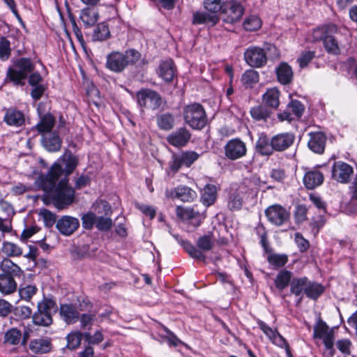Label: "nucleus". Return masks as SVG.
<instances>
[{
  "instance_id": "60",
  "label": "nucleus",
  "mask_w": 357,
  "mask_h": 357,
  "mask_svg": "<svg viewBox=\"0 0 357 357\" xmlns=\"http://www.w3.org/2000/svg\"><path fill=\"white\" fill-rule=\"evenodd\" d=\"M8 75L10 80L17 84H21L22 82L26 77V76L17 68L10 69L8 72Z\"/></svg>"
},
{
  "instance_id": "26",
  "label": "nucleus",
  "mask_w": 357,
  "mask_h": 357,
  "mask_svg": "<svg viewBox=\"0 0 357 357\" xmlns=\"http://www.w3.org/2000/svg\"><path fill=\"white\" fill-rule=\"evenodd\" d=\"M219 22V17L215 14H208L204 12H196L193 14L192 23L194 24H206L213 26Z\"/></svg>"
},
{
  "instance_id": "56",
  "label": "nucleus",
  "mask_w": 357,
  "mask_h": 357,
  "mask_svg": "<svg viewBox=\"0 0 357 357\" xmlns=\"http://www.w3.org/2000/svg\"><path fill=\"white\" fill-rule=\"evenodd\" d=\"M204 8L211 14H215L221 10L222 4V0H206L204 3Z\"/></svg>"
},
{
  "instance_id": "7",
  "label": "nucleus",
  "mask_w": 357,
  "mask_h": 357,
  "mask_svg": "<svg viewBox=\"0 0 357 357\" xmlns=\"http://www.w3.org/2000/svg\"><path fill=\"white\" fill-rule=\"evenodd\" d=\"M55 303L52 300H44L38 304V311L33 315V321L36 325L48 326L52 324V311Z\"/></svg>"
},
{
  "instance_id": "10",
  "label": "nucleus",
  "mask_w": 357,
  "mask_h": 357,
  "mask_svg": "<svg viewBox=\"0 0 357 357\" xmlns=\"http://www.w3.org/2000/svg\"><path fill=\"white\" fill-rule=\"evenodd\" d=\"M244 59L248 65L253 68H261L267 63L265 50L257 46H250L244 52Z\"/></svg>"
},
{
  "instance_id": "64",
  "label": "nucleus",
  "mask_w": 357,
  "mask_h": 357,
  "mask_svg": "<svg viewBox=\"0 0 357 357\" xmlns=\"http://www.w3.org/2000/svg\"><path fill=\"white\" fill-rule=\"evenodd\" d=\"M295 242L301 252H305L310 247L308 241L298 232L295 234Z\"/></svg>"
},
{
  "instance_id": "25",
  "label": "nucleus",
  "mask_w": 357,
  "mask_h": 357,
  "mask_svg": "<svg viewBox=\"0 0 357 357\" xmlns=\"http://www.w3.org/2000/svg\"><path fill=\"white\" fill-rule=\"evenodd\" d=\"M278 81L284 85L291 82L294 73L291 67L286 62H282L275 69Z\"/></svg>"
},
{
  "instance_id": "22",
  "label": "nucleus",
  "mask_w": 357,
  "mask_h": 357,
  "mask_svg": "<svg viewBox=\"0 0 357 357\" xmlns=\"http://www.w3.org/2000/svg\"><path fill=\"white\" fill-rule=\"evenodd\" d=\"M303 181L307 189L312 190L323 183L324 175L317 169H312L305 172Z\"/></svg>"
},
{
  "instance_id": "6",
  "label": "nucleus",
  "mask_w": 357,
  "mask_h": 357,
  "mask_svg": "<svg viewBox=\"0 0 357 357\" xmlns=\"http://www.w3.org/2000/svg\"><path fill=\"white\" fill-rule=\"evenodd\" d=\"M184 120L192 128L201 130L207 124V116L203 106L199 103H192L185 107Z\"/></svg>"
},
{
  "instance_id": "18",
  "label": "nucleus",
  "mask_w": 357,
  "mask_h": 357,
  "mask_svg": "<svg viewBox=\"0 0 357 357\" xmlns=\"http://www.w3.org/2000/svg\"><path fill=\"white\" fill-rule=\"evenodd\" d=\"M79 226L78 219L64 215L62 216L56 222V229L61 234L65 236H70L74 233Z\"/></svg>"
},
{
  "instance_id": "4",
  "label": "nucleus",
  "mask_w": 357,
  "mask_h": 357,
  "mask_svg": "<svg viewBox=\"0 0 357 357\" xmlns=\"http://www.w3.org/2000/svg\"><path fill=\"white\" fill-rule=\"evenodd\" d=\"M337 32L338 28L335 24H328L315 29L312 36L314 40H323L327 52L337 55L340 52V45L337 39L333 35Z\"/></svg>"
},
{
  "instance_id": "14",
  "label": "nucleus",
  "mask_w": 357,
  "mask_h": 357,
  "mask_svg": "<svg viewBox=\"0 0 357 357\" xmlns=\"http://www.w3.org/2000/svg\"><path fill=\"white\" fill-rule=\"evenodd\" d=\"M257 324L271 342L276 346L285 349L287 354L290 356V347L287 340L277 331L272 329L264 321L259 320Z\"/></svg>"
},
{
  "instance_id": "55",
  "label": "nucleus",
  "mask_w": 357,
  "mask_h": 357,
  "mask_svg": "<svg viewBox=\"0 0 357 357\" xmlns=\"http://www.w3.org/2000/svg\"><path fill=\"white\" fill-rule=\"evenodd\" d=\"M16 68L26 76L33 70V66L30 59L22 58L17 61Z\"/></svg>"
},
{
  "instance_id": "37",
  "label": "nucleus",
  "mask_w": 357,
  "mask_h": 357,
  "mask_svg": "<svg viewBox=\"0 0 357 357\" xmlns=\"http://www.w3.org/2000/svg\"><path fill=\"white\" fill-rule=\"evenodd\" d=\"M257 151L263 155H270L273 153V149L271 145V140L266 135L261 134L256 142Z\"/></svg>"
},
{
  "instance_id": "8",
  "label": "nucleus",
  "mask_w": 357,
  "mask_h": 357,
  "mask_svg": "<svg viewBox=\"0 0 357 357\" xmlns=\"http://www.w3.org/2000/svg\"><path fill=\"white\" fill-rule=\"evenodd\" d=\"M265 215L272 225L282 226L289 220L290 213L280 204H273L265 210Z\"/></svg>"
},
{
  "instance_id": "16",
  "label": "nucleus",
  "mask_w": 357,
  "mask_h": 357,
  "mask_svg": "<svg viewBox=\"0 0 357 357\" xmlns=\"http://www.w3.org/2000/svg\"><path fill=\"white\" fill-rule=\"evenodd\" d=\"M307 146L310 151L317 154L324 152L327 137L322 132H310L307 134Z\"/></svg>"
},
{
  "instance_id": "53",
  "label": "nucleus",
  "mask_w": 357,
  "mask_h": 357,
  "mask_svg": "<svg viewBox=\"0 0 357 357\" xmlns=\"http://www.w3.org/2000/svg\"><path fill=\"white\" fill-rule=\"evenodd\" d=\"M184 166L179 154H173L171 160L168 163V173L176 174Z\"/></svg>"
},
{
  "instance_id": "11",
  "label": "nucleus",
  "mask_w": 357,
  "mask_h": 357,
  "mask_svg": "<svg viewBox=\"0 0 357 357\" xmlns=\"http://www.w3.org/2000/svg\"><path fill=\"white\" fill-rule=\"evenodd\" d=\"M79 163L77 156L71 153V152H66L63 155L59 158L51 167L57 164L62 169L59 174V178H68L76 169Z\"/></svg>"
},
{
  "instance_id": "46",
  "label": "nucleus",
  "mask_w": 357,
  "mask_h": 357,
  "mask_svg": "<svg viewBox=\"0 0 357 357\" xmlns=\"http://www.w3.org/2000/svg\"><path fill=\"white\" fill-rule=\"evenodd\" d=\"M261 20L255 15L249 16L243 22V28L248 31H257L261 27Z\"/></svg>"
},
{
  "instance_id": "34",
  "label": "nucleus",
  "mask_w": 357,
  "mask_h": 357,
  "mask_svg": "<svg viewBox=\"0 0 357 357\" xmlns=\"http://www.w3.org/2000/svg\"><path fill=\"white\" fill-rule=\"evenodd\" d=\"M1 252L8 257H18L22 255L23 250L22 248L15 243L4 241L2 243Z\"/></svg>"
},
{
  "instance_id": "47",
  "label": "nucleus",
  "mask_w": 357,
  "mask_h": 357,
  "mask_svg": "<svg viewBox=\"0 0 357 357\" xmlns=\"http://www.w3.org/2000/svg\"><path fill=\"white\" fill-rule=\"evenodd\" d=\"M4 338L6 343L12 345H16L21 340V331L17 328H11L6 333Z\"/></svg>"
},
{
  "instance_id": "44",
  "label": "nucleus",
  "mask_w": 357,
  "mask_h": 357,
  "mask_svg": "<svg viewBox=\"0 0 357 357\" xmlns=\"http://www.w3.org/2000/svg\"><path fill=\"white\" fill-rule=\"evenodd\" d=\"M84 334L79 331H75L68 335L67 347L70 349H75L80 345Z\"/></svg>"
},
{
  "instance_id": "42",
  "label": "nucleus",
  "mask_w": 357,
  "mask_h": 357,
  "mask_svg": "<svg viewBox=\"0 0 357 357\" xmlns=\"http://www.w3.org/2000/svg\"><path fill=\"white\" fill-rule=\"evenodd\" d=\"M156 121L158 127L164 130L172 129L174 124V119L170 114H162L158 116Z\"/></svg>"
},
{
  "instance_id": "61",
  "label": "nucleus",
  "mask_w": 357,
  "mask_h": 357,
  "mask_svg": "<svg viewBox=\"0 0 357 357\" xmlns=\"http://www.w3.org/2000/svg\"><path fill=\"white\" fill-rule=\"evenodd\" d=\"M82 220L84 228L91 229L96 222V216L93 213H88L82 216Z\"/></svg>"
},
{
  "instance_id": "39",
  "label": "nucleus",
  "mask_w": 357,
  "mask_h": 357,
  "mask_svg": "<svg viewBox=\"0 0 357 357\" xmlns=\"http://www.w3.org/2000/svg\"><path fill=\"white\" fill-rule=\"evenodd\" d=\"M324 291V287L321 284L307 280L305 294L309 298L317 299L323 294Z\"/></svg>"
},
{
  "instance_id": "12",
  "label": "nucleus",
  "mask_w": 357,
  "mask_h": 357,
  "mask_svg": "<svg viewBox=\"0 0 357 357\" xmlns=\"http://www.w3.org/2000/svg\"><path fill=\"white\" fill-rule=\"evenodd\" d=\"M354 174L353 167L344 162H335L332 168V177L341 183H348Z\"/></svg>"
},
{
  "instance_id": "57",
  "label": "nucleus",
  "mask_w": 357,
  "mask_h": 357,
  "mask_svg": "<svg viewBox=\"0 0 357 357\" xmlns=\"http://www.w3.org/2000/svg\"><path fill=\"white\" fill-rule=\"evenodd\" d=\"M331 330L325 322L320 321L314 328V337L321 339Z\"/></svg>"
},
{
  "instance_id": "52",
  "label": "nucleus",
  "mask_w": 357,
  "mask_h": 357,
  "mask_svg": "<svg viewBox=\"0 0 357 357\" xmlns=\"http://www.w3.org/2000/svg\"><path fill=\"white\" fill-rule=\"evenodd\" d=\"M183 164L185 167H189L191 165L195 162L199 155L195 151H183L179 154Z\"/></svg>"
},
{
  "instance_id": "28",
  "label": "nucleus",
  "mask_w": 357,
  "mask_h": 357,
  "mask_svg": "<svg viewBox=\"0 0 357 357\" xmlns=\"http://www.w3.org/2000/svg\"><path fill=\"white\" fill-rule=\"evenodd\" d=\"M55 123L54 117L50 113L40 117V121L36 125L37 130L44 135L52 134L51 131Z\"/></svg>"
},
{
  "instance_id": "54",
  "label": "nucleus",
  "mask_w": 357,
  "mask_h": 357,
  "mask_svg": "<svg viewBox=\"0 0 357 357\" xmlns=\"http://www.w3.org/2000/svg\"><path fill=\"white\" fill-rule=\"evenodd\" d=\"M38 215L46 227H50L54 224L56 220L55 215L49 210L42 208L40 210Z\"/></svg>"
},
{
  "instance_id": "15",
  "label": "nucleus",
  "mask_w": 357,
  "mask_h": 357,
  "mask_svg": "<svg viewBox=\"0 0 357 357\" xmlns=\"http://www.w3.org/2000/svg\"><path fill=\"white\" fill-rule=\"evenodd\" d=\"M295 141V135L290 132L274 135L271 139V145L275 151H284L289 149Z\"/></svg>"
},
{
  "instance_id": "17",
  "label": "nucleus",
  "mask_w": 357,
  "mask_h": 357,
  "mask_svg": "<svg viewBox=\"0 0 357 357\" xmlns=\"http://www.w3.org/2000/svg\"><path fill=\"white\" fill-rule=\"evenodd\" d=\"M191 134L189 130L184 128H179L169 134L167 137V142L174 147L185 146L190 139Z\"/></svg>"
},
{
  "instance_id": "33",
  "label": "nucleus",
  "mask_w": 357,
  "mask_h": 357,
  "mask_svg": "<svg viewBox=\"0 0 357 357\" xmlns=\"http://www.w3.org/2000/svg\"><path fill=\"white\" fill-rule=\"evenodd\" d=\"M42 142L45 148L52 152L58 151L61 146V140L59 136L55 133L44 135Z\"/></svg>"
},
{
  "instance_id": "63",
  "label": "nucleus",
  "mask_w": 357,
  "mask_h": 357,
  "mask_svg": "<svg viewBox=\"0 0 357 357\" xmlns=\"http://www.w3.org/2000/svg\"><path fill=\"white\" fill-rule=\"evenodd\" d=\"M84 337L89 344H99L104 339V336L100 331H96L93 335L89 333H85Z\"/></svg>"
},
{
  "instance_id": "13",
  "label": "nucleus",
  "mask_w": 357,
  "mask_h": 357,
  "mask_svg": "<svg viewBox=\"0 0 357 357\" xmlns=\"http://www.w3.org/2000/svg\"><path fill=\"white\" fill-rule=\"evenodd\" d=\"M246 153V145L239 139H231L225 146V156L231 160H235L245 156Z\"/></svg>"
},
{
  "instance_id": "31",
  "label": "nucleus",
  "mask_w": 357,
  "mask_h": 357,
  "mask_svg": "<svg viewBox=\"0 0 357 357\" xmlns=\"http://www.w3.org/2000/svg\"><path fill=\"white\" fill-rule=\"evenodd\" d=\"M244 8L243 6L237 2L232 1L227 10V16L225 21L229 23H234L239 20L243 16Z\"/></svg>"
},
{
  "instance_id": "51",
  "label": "nucleus",
  "mask_w": 357,
  "mask_h": 357,
  "mask_svg": "<svg viewBox=\"0 0 357 357\" xmlns=\"http://www.w3.org/2000/svg\"><path fill=\"white\" fill-rule=\"evenodd\" d=\"M11 54L10 43L5 37L0 39V59L6 61Z\"/></svg>"
},
{
  "instance_id": "3",
  "label": "nucleus",
  "mask_w": 357,
  "mask_h": 357,
  "mask_svg": "<svg viewBox=\"0 0 357 357\" xmlns=\"http://www.w3.org/2000/svg\"><path fill=\"white\" fill-rule=\"evenodd\" d=\"M140 57L141 54L135 50H128L125 53L113 52L107 56L106 67L114 73H121L128 66L138 61Z\"/></svg>"
},
{
  "instance_id": "32",
  "label": "nucleus",
  "mask_w": 357,
  "mask_h": 357,
  "mask_svg": "<svg viewBox=\"0 0 357 357\" xmlns=\"http://www.w3.org/2000/svg\"><path fill=\"white\" fill-rule=\"evenodd\" d=\"M79 19L85 26H93L98 20V13L94 8H85L81 10Z\"/></svg>"
},
{
  "instance_id": "2",
  "label": "nucleus",
  "mask_w": 357,
  "mask_h": 357,
  "mask_svg": "<svg viewBox=\"0 0 357 357\" xmlns=\"http://www.w3.org/2000/svg\"><path fill=\"white\" fill-rule=\"evenodd\" d=\"M173 236L192 258L202 261L206 260V256L203 252L211 250L214 246L215 238L211 232H208L197 239L196 242L197 248L189 241L182 240L178 235Z\"/></svg>"
},
{
  "instance_id": "58",
  "label": "nucleus",
  "mask_w": 357,
  "mask_h": 357,
  "mask_svg": "<svg viewBox=\"0 0 357 357\" xmlns=\"http://www.w3.org/2000/svg\"><path fill=\"white\" fill-rule=\"evenodd\" d=\"M243 199V197L236 192L231 195L228 202V207L231 210H239L242 206Z\"/></svg>"
},
{
  "instance_id": "21",
  "label": "nucleus",
  "mask_w": 357,
  "mask_h": 357,
  "mask_svg": "<svg viewBox=\"0 0 357 357\" xmlns=\"http://www.w3.org/2000/svg\"><path fill=\"white\" fill-rule=\"evenodd\" d=\"M176 215L183 220H196L199 225L200 222L204 220V213L199 212L195 207L184 208L177 206L176 209Z\"/></svg>"
},
{
  "instance_id": "30",
  "label": "nucleus",
  "mask_w": 357,
  "mask_h": 357,
  "mask_svg": "<svg viewBox=\"0 0 357 357\" xmlns=\"http://www.w3.org/2000/svg\"><path fill=\"white\" fill-rule=\"evenodd\" d=\"M60 314L67 324L75 323L79 319V313L76 308L70 304L61 305Z\"/></svg>"
},
{
  "instance_id": "41",
  "label": "nucleus",
  "mask_w": 357,
  "mask_h": 357,
  "mask_svg": "<svg viewBox=\"0 0 357 357\" xmlns=\"http://www.w3.org/2000/svg\"><path fill=\"white\" fill-rule=\"evenodd\" d=\"M259 80V75L257 71L249 69L245 70L241 77V82L245 88L252 87Z\"/></svg>"
},
{
  "instance_id": "20",
  "label": "nucleus",
  "mask_w": 357,
  "mask_h": 357,
  "mask_svg": "<svg viewBox=\"0 0 357 357\" xmlns=\"http://www.w3.org/2000/svg\"><path fill=\"white\" fill-rule=\"evenodd\" d=\"M114 23H119V19L113 17L98 24L93 31V40L102 41L108 39L110 37L109 26H112V24Z\"/></svg>"
},
{
  "instance_id": "38",
  "label": "nucleus",
  "mask_w": 357,
  "mask_h": 357,
  "mask_svg": "<svg viewBox=\"0 0 357 357\" xmlns=\"http://www.w3.org/2000/svg\"><path fill=\"white\" fill-rule=\"evenodd\" d=\"M291 278L292 273L291 271L286 269L280 271L275 279V287L280 291L283 290L290 284Z\"/></svg>"
},
{
  "instance_id": "23",
  "label": "nucleus",
  "mask_w": 357,
  "mask_h": 357,
  "mask_svg": "<svg viewBox=\"0 0 357 357\" xmlns=\"http://www.w3.org/2000/svg\"><path fill=\"white\" fill-rule=\"evenodd\" d=\"M176 67L172 59L162 61L158 67V75L166 82H171L175 75Z\"/></svg>"
},
{
  "instance_id": "50",
  "label": "nucleus",
  "mask_w": 357,
  "mask_h": 357,
  "mask_svg": "<svg viewBox=\"0 0 357 357\" xmlns=\"http://www.w3.org/2000/svg\"><path fill=\"white\" fill-rule=\"evenodd\" d=\"M267 260L271 265L276 268H279L284 266L287 264L288 261V257L284 254H271L268 255Z\"/></svg>"
},
{
  "instance_id": "1",
  "label": "nucleus",
  "mask_w": 357,
  "mask_h": 357,
  "mask_svg": "<svg viewBox=\"0 0 357 357\" xmlns=\"http://www.w3.org/2000/svg\"><path fill=\"white\" fill-rule=\"evenodd\" d=\"M61 168L56 164L45 174H40L35 181L37 189L48 195L58 209L72 204L75 199V190L68 185V178H59Z\"/></svg>"
},
{
  "instance_id": "59",
  "label": "nucleus",
  "mask_w": 357,
  "mask_h": 357,
  "mask_svg": "<svg viewBox=\"0 0 357 357\" xmlns=\"http://www.w3.org/2000/svg\"><path fill=\"white\" fill-rule=\"evenodd\" d=\"M112 225V220L108 217L96 218V226L100 231L109 230Z\"/></svg>"
},
{
  "instance_id": "5",
  "label": "nucleus",
  "mask_w": 357,
  "mask_h": 357,
  "mask_svg": "<svg viewBox=\"0 0 357 357\" xmlns=\"http://www.w3.org/2000/svg\"><path fill=\"white\" fill-rule=\"evenodd\" d=\"M1 268L6 273L0 274V292L9 295L17 290V284L13 276L18 275L22 270L10 259L3 260Z\"/></svg>"
},
{
  "instance_id": "19",
  "label": "nucleus",
  "mask_w": 357,
  "mask_h": 357,
  "mask_svg": "<svg viewBox=\"0 0 357 357\" xmlns=\"http://www.w3.org/2000/svg\"><path fill=\"white\" fill-rule=\"evenodd\" d=\"M166 196L169 198H177L183 202H192L197 198L195 190L185 185H179L173 190L166 191Z\"/></svg>"
},
{
  "instance_id": "29",
  "label": "nucleus",
  "mask_w": 357,
  "mask_h": 357,
  "mask_svg": "<svg viewBox=\"0 0 357 357\" xmlns=\"http://www.w3.org/2000/svg\"><path fill=\"white\" fill-rule=\"evenodd\" d=\"M52 344L48 339H35L31 340L29 349L35 354H46L50 351Z\"/></svg>"
},
{
  "instance_id": "43",
  "label": "nucleus",
  "mask_w": 357,
  "mask_h": 357,
  "mask_svg": "<svg viewBox=\"0 0 357 357\" xmlns=\"http://www.w3.org/2000/svg\"><path fill=\"white\" fill-rule=\"evenodd\" d=\"M253 183L251 181H246L241 184L236 192L243 197L246 199L250 196H253L257 194V190L252 187Z\"/></svg>"
},
{
  "instance_id": "35",
  "label": "nucleus",
  "mask_w": 357,
  "mask_h": 357,
  "mask_svg": "<svg viewBox=\"0 0 357 357\" xmlns=\"http://www.w3.org/2000/svg\"><path fill=\"white\" fill-rule=\"evenodd\" d=\"M217 197V188L215 185L212 184H207L202 194V202L206 206L212 205Z\"/></svg>"
},
{
  "instance_id": "9",
  "label": "nucleus",
  "mask_w": 357,
  "mask_h": 357,
  "mask_svg": "<svg viewBox=\"0 0 357 357\" xmlns=\"http://www.w3.org/2000/svg\"><path fill=\"white\" fill-rule=\"evenodd\" d=\"M137 102L141 107L158 109L161 105V96L156 91L142 89L137 93Z\"/></svg>"
},
{
  "instance_id": "48",
  "label": "nucleus",
  "mask_w": 357,
  "mask_h": 357,
  "mask_svg": "<svg viewBox=\"0 0 357 357\" xmlns=\"http://www.w3.org/2000/svg\"><path fill=\"white\" fill-rule=\"evenodd\" d=\"M294 118H300L304 112L305 107L303 105L297 100H291L287 107Z\"/></svg>"
},
{
  "instance_id": "36",
  "label": "nucleus",
  "mask_w": 357,
  "mask_h": 357,
  "mask_svg": "<svg viewBox=\"0 0 357 357\" xmlns=\"http://www.w3.org/2000/svg\"><path fill=\"white\" fill-rule=\"evenodd\" d=\"M250 115L257 121H267L272 114L271 111L264 105H257L250 109Z\"/></svg>"
},
{
  "instance_id": "40",
  "label": "nucleus",
  "mask_w": 357,
  "mask_h": 357,
  "mask_svg": "<svg viewBox=\"0 0 357 357\" xmlns=\"http://www.w3.org/2000/svg\"><path fill=\"white\" fill-rule=\"evenodd\" d=\"M307 278L303 277L294 278L290 283V291L296 296H299L303 292H305L306 285L307 284Z\"/></svg>"
},
{
  "instance_id": "62",
  "label": "nucleus",
  "mask_w": 357,
  "mask_h": 357,
  "mask_svg": "<svg viewBox=\"0 0 357 357\" xmlns=\"http://www.w3.org/2000/svg\"><path fill=\"white\" fill-rule=\"evenodd\" d=\"M314 56V52L312 51H307L303 53L297 59V61L299 63V66L301 68L306 67L307 64L313 59Z\"/></svg>"
},
{
  "instance_id": "49",
  "label": "nucleus",
  "mask_w": 357,
  "mask_h": 357,
  "mask_svg": "<svg viewBox=\"0 0 357 357\" xmlns=\"http://www.w3.org/2000/svg\"><path fill=\"white\" fill-rule=\"evenodd\" d=\"M38 291L35 285L28 284L19 288V295L22 300L29 301L36 294Z\"/></svg>"
},
{
  "instance_id": "27",
  "label": "nucleus",
  "mask_w": 357,
  "mask_h": 357,
  "mask_svg": "<svg viewBox=\"0 0 357 357\" xmlns=\"http://www.w3.org/2000/svg\"><path fill=\"white\" fill-rule=\"evenodd\" d=\"M280 92L277 88H270L262 96V101L266 106L277 109L280 105Z\"/></svg>"
},
{
  "instance_id": "24",
  "label": "nucleus",
  "mask_w": 357,
  "mask_h": 357,
  "mask_svg": "<svg viewBox=\"0 0 357 357\" xmlns=\"http://www.w3.org/2000/svg\"><path fill=\"white\" fill-rule=\"evenodd\" d=\"M3 120L9 126L20 127L24 124L25 116L22 112L10 108L6 111Z\"/></svg>"
},
{
  "instance_id": "45",
  "label": "nucleus",
  "mask_w": 357,
  "mask_h": 357,
  "mask_svg": "<svg viewBox=\"0 0 357 357\" xmlns=\"http://www.w3.org/2000/svg\"><path fill=\"white\" fill-rule=\"evenodd\" d=\"M256 234L260 238V242L261 246L266 252L268 253L271 252V248L269 247L267 233L265 227L262 225H258L255 229Z\"/></svg>"
}]
</instances>
